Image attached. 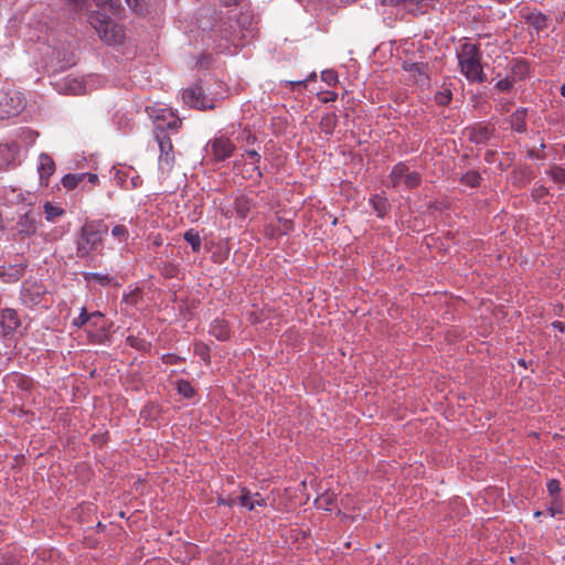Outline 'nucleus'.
I'll use <instances>...</instances> for the list:
<instances>
[{"label": "nucleus", "mask_w": 565, "mask_h": 565, "mask_svg": "<svg viewBox=\"0 0 565 565\" xmlns=\"http://www.w3.org/2000/svg\"><path fill=\"white\" fill-rule=\"evenodd\" d=\"M552 326L559 330L561 332H565V322H562V321H555L552 323Z\"/></svg>", "instance_id": "49530a36"}, {"label": "nucleus", "mask_w": 565, "mask_h": 565, "mask_svg": "<svg viewBox=\"0 0 565 565\" xmlns=\"http://www.w3.org/2000/svg\"><path fill=\"white\" fill-rule=\"evenodd\" d=\"M85 278L88 281H90V280L98 281L103 286H106V285L110 284V281H111V278L108 275H103L99 273H88L85 275Z\"/></svg>", "instance_id": "473e14b6"}, {"label": "nucleus", "mask_w": 565, "mask_h": 565, "mask_svg": "<svg viewBox=\"0 0 565 565\" xmlns=\"http://www.w3.org/2000/svg\"><path fill=\"white\" fill-rule=\"evenodd\" d=\"M374 210L379 213V215H383L385 212V201L381 198H374L371 200Z\"/></svg>", "instance_id": "4c0bfd02"}, {"label": "nucleus", "mask_w": 565, "mask_h": 565, "mask_svg": "<svg viewBox=\"0 0 565 565\" xmlns=\"http://www.w3.org/2000/svg\"><path fill=\"white\" fill-rule=\"evenodd\" d=\"M420 183V174L409 169L404 163H397L393 167L388 175V184L396 188L404 184L408 189L418 186Z\"/></svg>", "instance_id": "39448f33"}, {"label": "nucleus", "mask_w": 565, "mask_h": 565, "mask_svg": "<svg viewBox=\"0 0 565 565\" xmlns=\"http://www.w3.org/2000/svg\"><path fill=\"white\" fill-rule=\"evenodd\" d=\"M563 150H564V154H565V145H564V148H563Z\"/></svg>", "instance_id": "4d7b16f0"}, {"label": "nucleus", "mask_w": 565, "mask_h": 565, "mask_svg": "<svg viewBox=\"0 0 565 565\" xmlns=\"http://www.w3.org/2000/svg\"><path fill=\"white\" fill-rule=\"evenodd\" d=\"M177 390L179 394L185 398H191L194 395L192 385L185 380H180L177 382Z\"/></svg>", "instance_id": "c756f323"}, {"label": "nucleus", "mask_w": 565, "mask_h": 565, "mask_svg": "<svg viewBox=\"0 0 565 565\" xmlns=\"http://www.w3.org/2000/svg\"><path fill=\"white\" fill-rule=\"evenodd\" d=\"M38 217L39 214L33 210H29L21 214L15 225L11 228L13 236H18L20 239H23L34 235L38 230Z\"/></svg>", "instance_id": "423d86ee"}, {"label": "nucleus", "mask_w": 565, "mask_h": 565, "mask_svg": "<svg viewBox=\"0 0 565 565\" xmlns=\"http://www.w3.org/2000/svg\"><path fill=\"white\" fill-rule=\"evenodd\" d=\"M526 117L527 109L519 108L516 109L510 117L511 128L516 132H525L526 131Z\"/></svg>", "instance_id": "dca6fc26"}, {"label": "nucleus", "mask_w": 565, "mask_h": 565, "mask_svg": "<svg viewBox=\"0 0 565 565\" xmlns=\"http://www.w3.org/2000/svg\"><path fill=\"white\" fill-rule=\"evenodd\" d=\"M237 500H238V503L242 507L247 508L248 510H253L254 509V501L252 500V498L247 493H243L242 495H239L237 498Z\"/></svg>", "instance_id": "e433bc0d"}, {"label": "nucleus", "mask_w": 565, "mask_h": 565, "mask_svg": "<svg viewBox=\"0 0 565 565\" xmlns=\"http://www.w3.org/2000/svg\"><path fill=\"white\" fill-rule=\"evenodd\" d=\"M452 93L450 89L445 88L444 90L435 94V102L440 106H446L451 102Z\"/></svg>", "instance_id": "7c9ffc66"}, {"label": "nucleus", "mask_w": 565, "mask_h": 565, "mask_svg": "<svg viewBox=\"0 0 565 565\" xmlns=\"http://www.w3.org/2000/svg\"><path fill=\"white\" fill-rule=\"evenodd\" d=\"M24 107L21 95L0 89V108L6 110V117L18 115Z\"/></svg>", "instance_id": "1a4fd4ad"}, {"label": "nucleus", "mask_w": 565, "mask_h": 565, "mask_svg": "<svg viewBox=\"0 0 565 565\" xmlns=\"http://www.w3.org/2000/svg\"><path fill=\"white\" fill-rule=\"evenodd\" d=\"M561 22H562L563 24H565V11L563 12V14H562V17H561Z\"/></svg>", "instance_id": "5fc2aeb1"}, {"label": "nucleus", "mask_w": 565, "mask_h": 565, "mask_svg": "<svg viewBox=\"0 0 565 565\" xmlns=\"http://www.w3.org/2000/svg\"><path fill=\"white\" fill-rule=\"evenodd\" d=\"M147 113L153 119V135H168V130L177 131L181 126V119L169 109L147 107Z\"/></svg>", "instance_id": "20e7f679"}, {"label": "nucleus", "mask_w": 565, "mask_h": 565, "mask_svg": "<svg viewBox=\"0 0 565 565\" xmlns=\"http://www.w3.org/2000/svg\"><path fill=\"white\" fill-rule=\"evenodd\" d=\"M210 333L221 341L230 338V329L223 320H214L211 324Z\"/></svg>", "instance_id": "a211bd4d"}, {"label": "nucleus", "mask_w": 565, "mask_h": 565, "mask_svg": "<svg viewBox=\"0 0 565 565\" xmlns=\"http://www.w3.org/2000/svg\"><path fill=\"white\" fill-rule=\"evenodd\" d=\"M207 148L211 149L212 156L216 161L225 160L232 154L234 150L232 142L224 137L211 140L207 143Z\"/></svg>", "instance_id": "f8f14e48"}, {"label": "nucleus", "mask_w": 565, "mask_h": 565, "mask_svg": "<svg viewBox=\"0 0 565 565\" xmlns=\"http://www.w3.org/2000/svg\"><path fill=\"white\" fill-rule=\"evenodd\" d=\"M20 324L21 321L15 310L10 308L0 310V328L2 329L3 337L13 335Z\"/></svg>", "instance_id": "9d476101"}, {"label": "nucleus", "mask_w": 565, "mask_h": 565, "mask_svg": "<svg viewBox=\"0 0 565 565\" xmlns=\"http://www.w3.org/2000/svg\"><path fill=\"white\" fill-rule=\"evenodd\" d=\"M89 321H90V316H89V313L86 311V309H85V308H83V309H82V311H81V313H79V316H78L76 319H74L73 324H74L75 327L81 328V327H83L85 323H87V322H89Z\"/></svg>", "instance_id": "c9c22d12"}, {"label": "nucleus", "mask_w": 565, "mask_h": 565, "mask_svg": "<svg viewBox=\"0 0 565 565\" xmlns=\"http://www.w3.org/2000/svg\"><path fill=\"white\" fill-rule=\"evenodd\" d=\"M88 23L106 44L116 45L122 43L125 34L121 26L116 24L106 13L92 11L88 15Z\"/></svg>", "instance_id": "7ed1b4c3"}, {"label": "nucleus", "mask_w": 565, "mask_h": 565, "mask_svg": "<svg viewBox=\"0 0 565 565\" xmlns=\"http://www.w3.org/2000/svg\"><path fill=\"white\" fill-rule=\"evenodd\" d=\"M183 100L186 105L198 109L213 108V104L206 98L204 89L200 83L186 88L183 92Z\"/></svg>", "instance_id": "6e6552de"}, {"label": "nucleus", "mask_w": 565, "mask_h": 565, "mask_svg": "<svg viewBox=\"0 0 565 565\" xmlns=\"http://www.w3.org/2000/svg\"><path fill=\"white\" fill-rule=\"evenodd\" d=\"M458 66L461 74L471 83H483L487 75L481 64V52L477 44L465 42L457 51Z\"/></svg>", "instance_id": "f257e3e1"}, {"label": "nucleus", "mask_w": 565, "mask_h": 565, "mask_svg": "<svg viewBox=\"0 0 565 565\" xmlns=\"http://www.w3.org/2000/svg\"><path fill=\"white\" fill-rule=\"evenodd\" d=\"M86 179V173H67L62 178V184L67 190L75 189Z\"/></svg>", "instance_id": "412c9836"}, {"label": "nucleus", "mask_w": 565, "mask_h": 565, "mask_svg": "<svg viewBox=\"0 0 565 565\" xmlns=\"http://www.w3.org/2000/svg\"><path fill=\"white\" fill-rule=\"evenodd\" d=\"M129 8H131L135 11L139 10V1L138 0H126Z\"/></svg>", "instance_id": "a18cd8bd"}, {"label": "nucleus", "mask_w": 565, "mask_h": 565, "mask_svg": "<svg viewBox=\"0 0 565 565\" xmlns=\"http://www.w3.org/2000/svg\"><path fill=\"white\" fill-rule=\"evenodd\" d=\"M431 1L433 0H408L405 6L411 12L424 13Z\"/></svg>", "instance_id": "393cba45"}, {"label": "nucleus", "mask_w": 565, "mask_h": 565, "mask_svg": "<svg viewBox=\"0 0 565 565\" xmlns=\"http://www.w3.org/2000/svg\"><path fill=\"white\" fill-rule=\"evenodd\" d=\"M542 514V512L537 511L535 512V516H540Z\"/></svg>", "instance_id": "6e6d98bb"}, {"label": "nucleus", "mask_w": 565, "mask_h": 565, "mask_svg": "<svg viewBox=\"0 0 565 565\" xmlns=\"http://www.w3.org/2000/svg\"><path fill=\"white\" fill-rule=\"evenodd\" d=\"M55 170L53 159L47 153H41L39 157V173L40 178H49Z\"/></svg>", "instance_id": "f3484780"}, {"label": "nucleus", "mask_w": 565, "mask_h": 565, "mask_svg": "<svg viewBox=\"0 0 565 565\" xmlns=\"http://www.w3.org/2000/svg\"><path fill=\"white\" fill-rule=\"evenodd\" d=\"M183 237L191 245L193 252H200L201 238L198 232L194 230H189L184 233Z\"/></svg>", "instance_id": "a878e982"}, {"label": "nucleus", "mask_w": 565, "mask_h": 565, "mask_svg": "<svg viewBox=\"0 0 565 565\" xmlns=\"http://www.w3.org/2000/svg\"><path fill=\"white\" fill-rule=\"evenodd\" d=\"M95 2L97 7L108 10L114 15L121 11L120 0H95Z\"/></svg>", "instance_id": "b1692460"}, {"label": "nucleus", "mask_w": 565, "mask_h": 565, "mask_svg": "<svg viewBox=\"0 0 565 565\" xmlns=\"http://www.w3.org/2000/svg\"><path fill=\"white\" fill-rule=\"evenodd\" d=\"M6 118V110L0 108V119Z\"/></svg>", "instance_id": "603ef678"}, {"label": "nucleus", "mask_w": 565, "mask_h": 565, "mask_svg": "<svg viewBox=\"0 0 565 565\" xmlns=\"http://www.w3.org/2000/svg\"><path fill=\"white\" fill-rule=\"evenodd\" d=\"M526 21L535 30L540 31L547 28L548 18L541 12H531L526 15Z\"/></svg>", "instance_id": "aec40b11"}, {"label": "nucleus", "mask_w": 565, "mask_h": 565, "mask_svg": "<svg viewBox=\"0 0 565 565\" xmlns=\"http://www.w3.org/2000/svg\"><path fill=\"white\" fill-rule=\"evenodd\" d=\"M306 83V79L303 81H288V82H285V84L289 85L291 88H295L296 86H302L305 85Z\"/></svg>", "instance_id": "c03bdc74"}, {"label": "nucleus", "mask_w": 565, "mask_h": 565, "mask_svg": "<svg viewBox=\"0 0 565 565\" xmlns=\"http://www.w3.org/2000/svg\"><path fill=\"white\" fill-rule=\"evenodd\" d=\"M561 94L565 97V84H563L561 87Z\"/></svg>", "instance_id": "864d4df0"}, {"label": "nucleus", "mask_w": 565, "mask_h": 565, "mask_svg": "<svg viewBox=\"0 0 565 565\" xmlns=\"http://www.w3.org/2000/svg\"><path fill=\"white\" fill-rule=\"evenodd\" d=\"M86 178H88V181L93 184H96L98 182V175L93 173H86Z\"/></svg>", "instance_id": "de8ad7c7"}, {"label": "nucleus", "mask_w": 565, "mask_h": 565, "mask_svg": "<svg viewBox=\"0 0 565 565\" xmlns=\"http://www.w3.org/2000/svg\"><path fill=\"white\" fill-rule=\"evenodd\" d=\"M292 227L291 223L288 222L287 220H285V225H284V228H285V235L288 233V231H290Z\"/></svg>", "instance_id": "3c124183"}, {"label": "nucleus", "mask_w": 565, "mask_h": 565, "mask_svg": "<svg viewBox=\"0 0 565 565\" xmlns=\"http://www.w3.org/2000/svg\"><path fill=\"white\" fill-rule=\"evenodd\" d=\"M546 174L556 183H565V170L559 166H552Z\"/></svg>", "instance_id": "c85d7f7f"}, {"label": "nucleus", "mask_w": 565, "mask_h": 565, "mask_svg": "<svg viewBox=\"0 0 565 565\" xmlns=\"http://www.w3.org/2000/svg\"><path fill=\"white\" fill-rule=\"evenodd\" d=\"M514 78H504L497 83V88L500 90H509L513 85Z\"/></svg>", "instance_id": "ea45409f"}, {"label": "nucleus", "mask_w": 565, "mask_h": 565, "mask_svg": "<svg viewBox=\"0 0 565 565\" xmlns=\"http://www.w3.org/2000/svg\"><path fill=\"white\" fill-rule=\"evenodd\" d=\"M384 3L386 4H391V6H395V4H398V3H406L408 2V0H382Z\"/></svg>", "instance_id": "09e8293b"}, {"label": "nucleus", "mask_w": 565, "mask_h": 565, "mask_svg": "<svg viewBox=\"0 0 565 565\" xmlns=\"http://www.w3.org/2000/svg\"><path fill=\"white\" fill-rule=\"evenodd\" d=\"M402 67L405 72L409 73L411 79L424 87L429 86L430 76H429V65L423 62H415L412 60H405L402 63Z\"/></svg>", "instance_id": "0eeeda50"}, {"label": "nucleus", "mask_w": 565, "mask_h": 565, "mask_svg": "<svg viewBox=\"0 0 565 565\" xmlns=\"http://www.w3.org/2000/svg\"><path fill=\"white\" fill-rule=\"evenodd\" d=\"M89 316H90V321L89 322H92V324L94 327H96V328L99 327L104 331H108L109 330V327H106L105 324H100L99 323V320L104 317V315L102 312L95 311V312L89 313Z\"/></svg>", "instance_id": "f704fd0d"}, {"label": "nucleus", "mask_w": 565, "mask_h": 565, "mask_svg": "<svg viewBox=\"0 0 565 565\" xmlns=\"http://www.w3.org/2000/svg\"><path fill=\"white\" fill-rule=\"evenodd\" d=\"M338 122V117L335 114H327L320 120V127L323 132L332 134Z\"/></svg>", "instance_id": "5701e85b"}, {"label": "nucleus", "mask_w": 565, "mask_h": 565, "mask_svg": "<svg viewBox=\"0 0 565 565\" xmlns=\"http://www.w3.org/2000/svg\"><path fill=\"white\" fill-rule=\"evenodd\" d=\"M245 156L250 159L252 163L258 161L259 154L256 150H246Z\"/></svg>", "instance_id": "37998d69"}, {"label": "nucleus", "mask_w": 565, "mask_h": 565, "mask_svg": "<svg viewBox=\"0 0 565 565\" xmlns=\"http://www.w3.org/2000/svg\"><path fill=\"white\" fill-rule=\"evenodd\" d=\"M547 490L550 494H556L561 491L559 482L555 479H552L547 483Z\"/></svg>", "instance_id": "a19ab883"}, {"label": "nucleus", "mask_w": 565, "mask_h": 565, "mask_svg": "<svg viewBox=\"0 0 565 565\" xmlns=\"http://www.w3.org/2000/svg\"><path fill=\"white\" fill-rule=\"evenodd\" d=\"M481 177L477 171H468L460 178V182L470 186L476 188L479 185Z\"/></svg>", "instance_id": "cd10ccee"}, {"label": "nucleus", "mask_w": 565, "mask_h": 565, "mask_svg": "<svg viewBox=\"0 0 565 565\" xmlns=\"http://www.w3.org/2000/svg\"><path fill=\"white\" fill-rule=\"evenodd\" d=\"M322 79L328 83V85H333L338 82V75L334 71H326L321 74Z\"/></svg>", "instance_id": "58836bf2"}, {"label": "nucleus", "mask_w": 565, "mask_h": 565, "mask_svg": "<svg viewBox=\"0 0 565 565\" xmlns=\"http://www.w3.org/2000/svg\"><path fill=\"white\" fill-rule=\"evenodd\" d=\"M160 149L159 162L160 166L170 168L173 162V146L169 135H153Z\"/></svg>", "instance_id": "9b49d317"}, {"label": "nucleus", "mask_w": 565, "mask_h": 565, "mask_svg": "<svg viewBox=\"0 0 565 565\" xmlns=\"http://www.w3.org/2000/svg\"><path fill=\"white\" fill-rule=\"evenodd\" d=\"M527 71H529V66L523 61H518L512 66V74L514 77H518V78H523L527 74Z\"/></svg>", "instance_id": "2f4dec72"}, {"label": "nucleus", "mask_w": 565, "mask_h": 565, "mask_svg": "<svg viewBox=\"0 0 565 565\" xmlns=\"http://www.w3.org/2000/svg\"><path fill=\"white\" fill-rule=\"evenodd\" d=\"M111 235L120 241H126L128 238V230L125 225H116L111 230Z\"/></svg>", "instance_id": "72a5a7b5"}, {"label": "nucleus", "mask_w": 565, "mask_h": 565, "mask_svg": "<svg viewBox=\"0 0 565 565\" xmlns=\"http://www.w3.org/2000/svg\"><path fill=\"white\" fill-rule=\"evenodd\" d=\"M548 512H550L551 516H555L556 514L562 513V510L557 507H551V508H548Z\"/></svg>", "instance_id": "8fccbe9b"}, {"label": "nucleus", "mask_w": 565, "mask_h": 565, "mask_svg": "<svg viewBox=\"0 0 565 565\" xmlns=\"http://www.w3.org/2000/svg\"><path fill=\"white\" fill-rule=\"evenodd\" d=\"M26 264L20 260L15 264L0 266V277L7 282H13L19 280L25 270Z\"/></svg>", "instance_id": "2eb2a0df"}, {"label": "nucleus", "mask_w": 565, "mask_h": 565, "mask_svg": "<svg viewBox=\"0 0 565 565\" xmlns=\"http://www.w3.org/2000/svg\"><path fill=\"white\" fill-rule=\"evenodd\" d=\"M45 289L42 285L36 282L25 281L22 286L21 298L25 305L34 306L40 303Z\"/></svg>", "instance_id": "ddd939ff"}, {"label": "nucleus", "mask_w": 565, "mask_h": 565, "mask_svg": "<svg viewBox=\"0 0 565 565\" xmlns=\"http://www.w3.org/2000/svg\"><path fill=\"white\" fill-rule=\"evenodd\" d=\"M333 502V498L329 494H323L317 500L319 507H328Z\"/></svg>", "instance_id": "79ce46f5"}, {"label": "nucleus", "mask_w": 565, "mask_h": 565, "mask_svg": "<svg viewBox=\"0 0 565 565\" xmlns=\"http://www.w3.org/2000/svg\"><path fill=\"white\" fill-rule=\"evenodd\" d=\"M494 128L491 125L476 124L468 130L469 140L482 145L487 143L493 136Z\"/></svg>", "instance_id": "4468645a"}, {"label": "nucleus", "mask_w": 565, "mask_h": 565, "mask_svg": "<svg viewBox=\"0 0 565 565\" xmlns=\"http://www.w3.org/2000/svg\"><path fill=\"white\" fill-rule=\"evenodd\" d=\"M64 210L60 206H55L50 202L44 204V213L45 217L49 222H53L56 217L64 214Z\"/></svg>", "instance_id": "bb28decb"}, {"label": "nucleus", "mask_w": 565, "mask_h": 565, "mask_svg": "<svg viewBox=\"0 0 565 565\" xmlns=\"http://www.w3.org/2000/svg\"><path fill=\"white\" fill-rule=\"evenodd\" d=\"M236 25L239 28L241 38L253 36L252 17L248 13H242L236 20Z\"/></svg>", "instance_id": "6ab92c4d"}, {"label": "nucleus", "mask_w": 565, "mask_h": 565, "mask_svg": "<svg viewBox=\"0 0 565 565\" xmlns=\"http://www.w3.org/2000/svg\"><path fill=\"white\" fill-rule=\"evenodd\" d=\"M108 226L103 221L86 222L76 236V255L78 258H87L96 250L107 235Z\"/></svg>", "instance_id": "f03ea898"}, {"label": "nucleus", "mask_w": 565, "mask_h": 565, "mask_svg": "<svg viewBox=\"0 0 565 565\" xmlns=\"http://www.w3.org/2000/svg\"><path fill=\"white\" fill-rule=\"evenodd\" d=\"M252 206L250 200L245 195H239L235 199L234 209L238 216L246 217Z\"/></svg>", "instance_id": "4be33fe9"}]
</instances>
